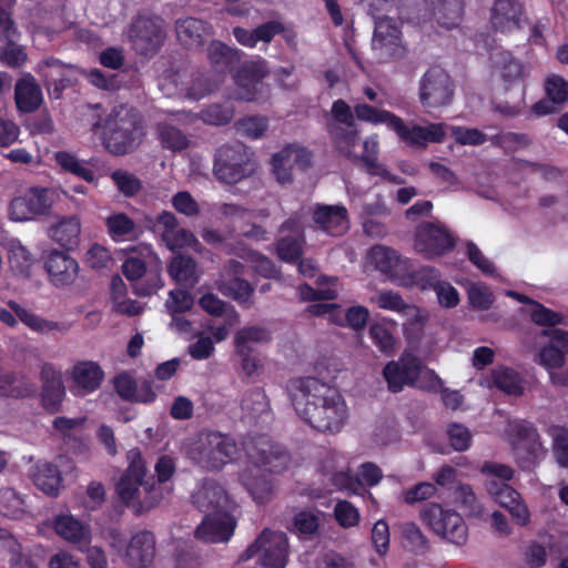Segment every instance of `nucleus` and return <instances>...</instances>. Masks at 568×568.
<instances>
[{"instance_id": "obj_1", "label": "nucleus", "mask_w": 568, "mask_h": 568, "mask_svg": "<svg viewBox=\"0 0 568 568\" xmlns=\"http://www.w3.org/2000/svg\"><path fill=\"white\" fill-rule=\"evenodd\" d=\"M292 404L298 416L323 434H337L348 418L346 402L336 387L316 377H300L291 383Z\"/></svg>"}, {"instance_id": "obj_2", "label": "nucleus", "mask_w": 568, "mask_h": 568, "mask_svg": "<svg viewBox=\"0 0 568 568\" xmlns=\"http://www.w3.org/2000/svg\"><path fill=\"white\" fill-rule=\"evenodd\" d=\"M128 467L120 477L115 491L122 504L135 515H142L156 507L163 498L161 484L166 483L175 473V463L172 457L162 455L158 458L153 476L146 477V467L139 448L126 453Z\"/></svg>"}, {"instance_id": "obj_3", "label": "nucleus", "mask_w": 568, "mask_h": 568, "mask_svg": "<svg viewBox=\"0 0 568 568\" xmlns=\"http://www.w3.org/2000/svg\"><path fill=\"white\" fill-rule=\"evenodd\" d=\"M92 130L101 131L104 146L115 155L133 151L143 134L139 113L125 105L113 108L105 119L99 118L93 122Z\"/></svg>"}, {"instance_id": "obj_4", "label": "nucleus", "mask_w": 568, "mask_h": 568, "mask_svg": "<svg viewBox=\"0 0 568 568\" xmlns=\"http://www.w3.org/2000/svg\"><path fill=\"white\" fill-rule=\"evenodd\" d=\"M237 454V444L230 435L210 429L200 432L189 447L190 458L206 470L222 469Z\"/></svg>"}, {"instance_id": "obj_5", "label": "nucleus", "mask_w": 568, "mask_h": 568, "mask_svg": "<svg viewBox=\"0 0 568 568\" xmlns=\"http://www.w3.org/2000/svg\"><path fill=\"white\" fill-rule=\"evenodd\" d=\"M243 450L248 462L260 470L282 473L290 465V455L286 449L273 442L268 435L257 434L243 440Z\"/></svg>"}, {"instance_id": "obj_6", "label": "nucleus", "mask_w": 568, "mask_h": 568, "mask_svg": "<svg viewBox=\"0 0 568 568\" xmlns=\"http://www.w3.org/2000/svg\"><path fill=\"white\" fill-rule=\"evenodd\" d=\"M253 171L254 163L244 144H225L216 150L213 172L221 182L225 184H236L250 176Z\"/></svg>"}, {"instance_id": "obj_7", "label": "nucleus", "mask_w": 568, "mask_h": 568, "mask_svg": "<svg viewBox=\"0 0 568 568\" xmlns=\"http://www.w3.org/2000/svg\"><path fill=\"white\" fill-rule=\"evenodd\" d=\"M258 555L263 568H285L288 558V539L285 532L264 529L240 556L246 561Z\"/></svg>"}, {"instance_id": "obj_8", "label": "nucleus", "mask_w": 568, "mask_h": 568, "mask_svg": "<svg viewBox=\"0 0 568 568\" xmlns=\"http://www.w3.org/2000/svg\"><path fill=\"white\" fill-rule=\"evenodd\" d=\"M455 83L449 73L439 65L425 71L419 80L418 99L423 108L439 109L447 106L454 99Z\"/></svg>"}, {"instance_id": "obj_9", "label": "nucleus", "mask_w": 568, "mask_h": 568, "mask_svg": "<svg viewBox=\"0 0 568 568\" xmlns=\"http://www.w3.org/2000/svg\"><path fill=\"white\" fill-rule=\"evenodd\" d=\"M455 245L454 235L443 223L423 222L415 230L414 247L427 258L443 256Z\"/></svg>"}, {"instance_id": "obj_10", "label": "nucleus", "mask_w": 568, "mask_h": 568, "mask_svg": "<svg viewBox=\"0 0 568 568\" xmlns=\"http://www.w3.org/2000/svg\"><path fill=\"white\" fill-rule=\"evenodd\" d=\"M50 207L49 190L34 186L14 196L9 203L8 213L11 221L26 222L47 214Z\"/></svg>"}, {"instance_id": "obj_11", "label": "nucleus", "mask_w": 568, "mask_h": 568, "mask_svg": "<svg viewBox=\"0 0 568 568\" xmlns=\"http://www.w3.org/2000/svg\"><path fill=\"white\" fill-rule=\"evenodd\" d=\"M129 37L140 54L149 55L159 51L165 33L160 24V19L139 16L131 23Z\"/></svg>"}, {"instance_id": "obj_12", "label": "nucleus", "mask_w": 568, "mask_h": 568, "mask_svg": "<svg viewBox=\"0 0 568 568\" xmlns=\"http://www.w3.org/2000/svg\"><path fill=\"white\" fill-rule=\"evenodd\" d=\"M268 70L263 59L248 60L240 63L233 75L237 98L243 101H255L263 87V79Z\"/></svg>"}, {"instance_id": "obj_13", "label": "nucleus", "mask_w": 568, "mask_h": 568, "mask_svg": "<svg viewBox=\"0 0 568 568\" xmlns=\"http://www.w3.org/2000/svg\"><path fill=\"white\" fill-rule=\"evenodd\" d=\"M487 491L491 498L505 508L517 525L525 527L530 523V511L519 491L507 483L490 480L487 483Z\"/></svg>"}, {"instance_id": "obj_14", "label": "nucleus", "mask_w": 568, "mask_h": 568, "mask_svg": "<svg viewBox=\"0 0 568 568\" xmlns=\"http://www.w3.org/2000/svg\"><path fill=\"white\" fill-rule=\"evenodd\" d=\"M44 268L49 275V281L55 287H67L72 285L79 275L78 261L67 252L52 250L48 253L44 261Z\"/></svg>"}, {"instance_id": "obj_15", "label": "nucleus", "mask_w": 568, "mask_h": 568, "mask_svg": "<svg viewBox=\"0 0 568 568\" xmlns=\"http://www.w3.org/2000/svg\"><path fill=\"white\" fill-rule=\"evenodd\" d=\"M390 130L398 138L414 146H425L427 143H440L445 138V130L442 123H432L428 126L414 124L409 128L402 118L396 115Z\"/></svg>"}, {"instance_id": "obj_16", "label": "nucleus", "mask_w": 568, "mask_h": 568, "mask_svg": "<svg viewBox=\"0 0 568 568\" xmlns=\"http://www.w3.org/2000/svg\"><path fill=\"white\" fill-rule=\"evenodd\" d=\"M372 45L390 59H399L405 54L402 31L395 19H386L374 23Z\"/></svg>"}, {"instance_id": "obj_17", "label": "nucleus", "mask_w": 568, "mask_h": 568, "mask_svg": "<svg viewBox=\"0 0 568 568\" xmlns=\"http://www.w3.org/2000/svg\"><path fill=\"white\" fill-rule=\"evenodd\" d=\"M243 270L244 265L241 262L231 260L229 262V271L233 273V276L220 278L216 281V287L224 296L231 297L240 305L251 306L254 287L248 281L240 277L243 274Z\"/></svg>"}, {"instance_id": "obj_18", "label": "nucleus", "mask_w": 568, "mask_h": 568, "mask_svg": "<svg viewBox=\"0 0 568 568\" xmlns=\"http://www.w3.org/2000/svg\"><path fill=\"white\" fill-rule=\"evenodd\" d=\"M8 306L10 310L0 308V322L9 327H16L18 325V317L26 326L34 332L49 333L59 328V323L42 318L13 300L8 302Z\"/></svg>"}, {"instance_id": "obj_19", "label": "nucleus", "mask_w": 568, "mask_h": 568, "mask_svg": "<svg viewBox=\"0 0 568 568\" xmlns=\"http://www.w3.org/2000/svg\"><path fill=\"white\" fill-rule=\"evenodd\" d=\"M236 521L229 513L206 515L195 530V537L205 542L227 541L234 534Z\"/></svg>"}, {"instance_id": "obj_20", "label": "nucleus", "mask_w": 568, "mask_h": 568, "mask_svg": "<svg viewBox=\"0 0 568 568\" xmlns=\"http://www.w3.org/2000/svg\"><path fill=\"white\" fill-rule=\"evenodd\" d=\"M40 377L42 406L51 414L58 413L65 396L61 373L52 364L45 363L41 368Z\"/></svg>"}, {"instance_id": "obj_21", "label": "nucleus", "mask_w": 568, "mask_h": 568, "mask_svg": "<svg viewBox=\"0 0 568 568\" xmlns=\"http://www.w3.org/2000/svg\"><path fill=\"white\" fill-rule=\"evenodd\" d=\"M542 334L550 337V344L540 348L538 363L547 369L562 367L568 354V332L550 328L544 329Z\"/></svg>"}, {"instance_id": "obj_22", "label": "nucleus", "mask_w": 568, "mask_h": 568, "mask_svg": "<svg viewBox=\"0 0 568 568\" xmlns=\"http://www.w3.org/2000/svg\"><path fill=\"white\" fill-rule=\"evenodd\" d=\"M312 217L317 229L331 236L343 235L348 230V214L344 205H316Z\"/></svg>"}, {"instance_id": "obj_23", "label": "nucleus", "mask_w": 568, "mask_h": 568, "mask_svg": "<svg viewBox=\"0 0 568 568\" xmlns=\"http://www.w3.org/2000/svg\"><path fill=\"white\" fill-rule=\"evenodd\" d=\"M524 7L518 0H494L490 9L491 27L501 33L521 28Z\"/></svg>"}, {"instance_id": "obj_24", "label": "nucleus", "mask_w": 568, "mask_h": 568, "mask_svg": "<svg viewBox=\"0 0 568 568\" xmlns=\"http://www.w3.org/2000/svg\"><path fill=\"white\" fill-rule=\"evenodd\" d=\"M192 504L205 516L223 514L227 504V495L220 484L206 480L192 495Z\"/></svg>"}, {"instance_id": "obj_25", "label": "nucleus", "mask_w": 568, "mask_h": 568, "mask_svg": "<svg viewBox=\"0 0 568 568\" xmlns=\"http://www.w3.org/2000/svg\"><path fill=\"white\" fill-rule=\"evenodd\" d=\"M155 554V539L151 531H139L132 536L126 547V561L133 568H145Z\"/></svg>"}, {"instance_id": "obj_26", "label": "nucleus", "mask_w": 568, "mask_h": 568, "mask_svg": "<svg viewBox=\"0 0 568 568\" xmlns=\"http://www.w3.org/2000/svg\"><path fill=\"white\" fill-rule=\"evenodd\" d=\"M52 528L63 540L82 546L91 540V529L72 515L60 514L52 518Z\"/></svg>"}, {"instance_id": "obj_27", "label": "nucleus", "mask_w": 568, "mask_h": 568, "mask_svg": "<svg viewBox=\"0 0 568 568\" xmlns=\"http://www.w3.org/2000/svg\"><path fill=\"white\" fill-rule=\"evenodd\" d=\"M104 372L101 366L92 361L79 362L73 366L72 379L77 387V394L84 396L95 392L102 384Z\"/></svg>"}, {"instance_id": "obj_28", "label": "nucleus", "mask_w": 568, "mask_h": 568, "mask_svg": "<svg viewBox=\"0 0 568 568\" xmlns=\"http://www.w3.org/2000/svg\"><path fill=\"white\" fill-rule=\"evenodd\" d=\"M243 52L221 41L214 40L207 48V58L212 68L221 74L234 71L241 63Z\"/></svg>"}, {"instance_id": "obj_29", "label": "nucleus", "mask_w": 568, "mask_h": 568, "mask_svg": "<svg viewBox=\"0 0 568 568\" xmlns=\"http://www.w3.org/2000/svg\"><path fill=\"white\" fill-rule=\"evenodd\" d=\"M211 26L205 21L192 17L179 19L175 23L176 37L182 45L196 49L203 45L204 37L209 34Z\"/></svg>"}, {"instance_id": "obj_30", "label": "nucleus", "mask_w": 568, "mask_h": 568, "mask_svg": "<svg viewBox=\"0 0 568 568\" xmlns=\"http://www.w3.org/2000/svg\"><path fill=\"white\" fill-rule=\"evenodd\" d=\"M379 142L377 134L368 135L363 142V153L358 155L357 161L364 163L366 172L369 175H377L382 179L393 182L400 183L396 175L392 174L383 164L378 163Z\"/></svg>"}, {"instance_id": "obj_31", "label": "nucleus", "mask_w": 568, "mask_h": 568, "mask_svg": "<svg viewBox=\"0 0 568 568\" xmlns=\"http://www.w3.org/2000/svg\"><path fill=\"white\" fill-rule=\"evenodd\" d=\"M14 100L19 111L30 113L36 111L42 102V92L32 75H26L17 81Z\"/></svg>"}, {"instance_id": "obj_32", "label": "nucleus", "mask_w": 568, "mask_h": 568, "mask_svg": "<svg viewBox=\"0 0 568 568\" xmlns=\"http://www.w3.org/2000/svg\"><path fill=\"white\" fill-rule=\"evenodd\" d=\"M437 23L446 29L457 27L464 13V0H424Z\"/></svg>"}, {"instance_id": "obj_33", "label": "nucleus", "mask_w": 568, "mask_h": 568, "mask_svg": "<svg viewBox=\"0 0 568 568\" xmlns=\"http://www.w3.org/2000/svg\"><path fill=\"white\" fill-rule=\"evenodd\" d=\"M511 442L514 449H524L531 457H536L541 448L537 428L526 420L517 422L511 426Z\"/></svg>"}, {"instance_id": "obj_34", "label": "nucleus", "mask_w": 568, "mask_h": 568, "mask_svg": "<svg viewBox=\"0 0 568 568\" xmlns=\"http://www.w3.org/2000/svg\"><path fill=\"white\" fill-rule=\"evenodd\" d=\"M81 225L75 216L63 217L51 226L50 237L60 244L65 251L75 248L80 242Z\"/></svg>"}, {"instance_id": "obj_35", "label": "nucleus", "mask_w": 568, "mask_h": 568, "mask_svg": "<svg viewBox=\"0 0 568 568\" xmlns=\"http://www.w3.org/2000/svg\"><path fill=\"white\" fill-rule=\"evenodd\" d=\"M32 478L37 488L45 495L50 497L58 496L62 485V476L57 465L52 463L37 464Z\"/></svg>"}, {"instance_id": "obj_36", "label": "nucleus", "mask_w": 568, "mask_h": 568, "mask_svg": "<svg viewBox=\"0 0 568 568\" xmlns=\"http://www.w3.org/2000/svg\"><path fill=\"white\" fill-rule=\"evenodd\" d=\"M336 277L320 276L316 281L318 288L307 283L297 287V294L303 302L332 301L337 297Z\"/></svg>"}, {"instance_id": "obj_37", "label": "nucleus", "mask_w": 568, "mask_h": 568, "mask_svg": "<svg viewBox=\"0 0 568 568\" xmlns=\"http://www.w3.org/2000/svg\"><path fill=\"white\" fill-rule=\"evenodd\" d=\"M49 72L44 74V84L55 99H59L62 92L72 84V80L67 73L65 65L55 58L45 60Z\"/></svg>"}, {"instance_id": "obj_38", "label": "nucleus", "mask_w": 568, "mask_h": 568, "mask_svg": "<svg viewBox=\"0 0 568 568\" xmlns=\"http://www.w3.org/2000/svg\"><path fill=\"white\" fill-rule=\"evenodd\" d=\"M168 273L181 286L193 287L197 283L196 263L191 256H174L168 266Z\"/></svg>"}, {"instance_id": "obj_39", "label": "nucleus", "mask_w": 568, "mask_h": 568, "mask_svg": "<svg viewBox=\"0 0 568 568\" xmlns=\"http://www.w3.org/2000/svg\"><path fill=\"white\" fill-rule=\"evenodd\" d=\"M241 481L255 503L262 505L271 500L273 484L268 476L246 470L241 475Z\"/></svg>"}, {"instance_id": "obj_40", "label": "nucleus", "mask_w": 568, "mask_h": 568, "mask_svg": "<svg viewBox=\"0 0 568 568\" xmlns=\"http://www.w3.org/2000/svg\"><path fill=\"white\" fill-rule=\"evenodd\" d=\"M491 381L496 388L507 395L521 396L525 392L524 379L514 368L498 366L491 372Z\"/></svg>"}, {"instance_id": "obj_41", "label": "nucleus", "mask_w": 568, "mask_h": 568, "mask_svg": "<svg viewBox=\"0 0 568 568\" xmlns=\"http://www.w3.org/2000/svg\"><path fill=\"white\" fill-rule=\"evenodd\" d=\"M402 281L403 285L408 288L416 287L420 291H434L440 281V273L433 266H420L406 273Z\"/></svg>"}, {"instance_id": "obj_42", "label": "nucleus", "mask_w": 568, "mask_h": 568, "mask_svg": "<svg viewBox=\"0 0 568 568\" xmlns=\"http://www.w3.org/2000/svg\"><path fill=\"white\" fill-rule=\"evenodd\" d=\"M110 237L115 242L129 240L134 235L135 223L125 213H114L105 219Z\"/></svg>"}, {"instance_id": "obj_43", "label": "nucleus", "mask_w": 568, "mask_h": 568, "mask_svg": "<svg viewBox=\"0 0 568 568\" xmlns=\"http://www.w3.org/2000/svg\"><path fill=\"white\" fill-rule=\"evenodd\" d=\"M448 513H454V509L444 508L440 504L437 503H428L420 510V519L436 535H440V532H445L447 523L446 515Z\"/></svg>"}, {"instance_id": "obj_44", "label": "nucleus", "mask_w": 568, "mask_h": 568, "mask_svg": "<svg viewBox=\"0 0 568 568\" xmlns=\"http://www.w3.org/2000/svg\"><path fill=\"white\" fill-rule=\"evenodd\" d=\"M355 118L359 121L374 125L386 124L390 129L396 114L384 109H378L366 103H358L354 106Z\"/></svg>"}, {"instance_id": "obj_45", "label": "nucleus", "mask_w": 568, "mask_h": 568, "mask_svg": "<svg viewBox=\"0 0 568 568\" xmlns=\"http://www.w3.org/2000/svg\"><path fill=\"white\" fill-rule=\"evenodd\" d=\"M368 256L376 270L384 274H392L395 272L399 262L397 252L383 245L373 246Z\"/></svg>"}, {"instance_id": "obj_46", "label": "nucleus", "mask_w": 568, "mask_h": 568, "mask_svg": "<svg viewBox=\"0 0 568 568\" xmlns=\"http://www.w3.org/2000/svg\"><path fill=\"white\" fill-rule=\"evenodd\" d=\"M447 523L445 524V532H440V537L447 539L455 545H464L468 538V528L464 518L456 510L446 515Z\"/></svg>"}, {"instance_id": "obj_47", "label": "nucleus", "mask_w": 568, "mask_h": 568, "mask_svg": "<svg viewBox=\"0 0 568 568\" xmlns=\"http://www.w3.org/2000/svg\"><path fill=\"white\" fill-rule=\"evenodd\" d=\"M159 139L164 149L183 151L189 148L187 136L174 125L162 123L158 126Z\"/></svg>"}, {"instance_id": "obj_48", "label": "nucleus", "mask_w": 568, "mask_h": 568, "mask_svg": "<svg viewBox=\"0 0 568 568\" xmlns=\"http://www.w3.org/2000/svg\"><path fill=\"white\" fill-rule=\"evenodd\" d=\"M552 437V454L556 463L568 468V428L566 426L554 425L549 429Z\"/></svg>"}, {"instance_id": "obj_49", "label": "nucleus", "mask_w": 568, "mask_h": 568, "mask_svg": "<svg viewBox=\"0 0 568 568\" xmlns=\"http://www.w3.org/2000/svg\"><path fill=\"white\" fill-rule=\"evenodd\" d=\"M407 322L403 324V333L408 343L420 342L424 335V327L426 323V316L422 310L414 305V312H406Z\"/></svg>"}, {"instance_id": "obj_50", "label": "nucleus", "mask_w": 568, "mask_h": 568, "mask_svg": "<svg viewBox=\"0 0 568 568\" xmlns=\"http://www.w3.org/2000/svg\"><path fill=\"white\" fill-rule=\"evenodd\" d=\"M304 237L284 236L276 242V254L285 263L295 264L303 253Z\"/></svg>"}, {"instance_id": "obj_51", "label": "nucleus", "mask_w": 568, "mask_h": 568, "mask_svg": "<svg viewBox=\"0 0 568 568\" xmlns=\"http://www.w3.org/2000/svg\"><path fill=\"white\" fill-rule=\"evenodd\" d=\"M270 341L268 332L260 326L244 327L237 331L235 335V351L248 352L253 349L250 343H261Z\"/></svg>"}, {"instance_id": "obj_52", "label": "nucleus", "mask_w": 568, "mask_h": 568, "mask_svg": "<svg viewBox=\"0 0 568 568\" xmlns=\"http://www.w3.org/2000/svg\"><path fill=\"white\" fill-rule=\"evenodd\" d=\"M376 305L386 311L397 312L405 314L406 312H414V305L407 304L402 295L392 290L379 291L375 297Z\"/></svg>"}, {"instance_id": "obj_53", "label": "nucleus", "mask_w": 568, "mask_h": 568, "mask_svg": "<svg viewBox=\"0 0 568 568\" xmlns=\"http://www.w3.org/2000/svg\"><path fill=\"white\" fill-rule=\"evenodd\" d=\"M237 131L252 140L260 139L268 129V119L263 115L246 116L236 122Z\"/></svg>"}, {"instance_id": "obj_54", "label": "nucleus", "mask_w": 568, "mask_h": 568, "mask_svg": "<svg viewBox=\"0 0 568 568\" xmlns=\"http://www.w3.org/2000/svg\"><path fill=\"white\" fill-rule=\"evenodd\" d=\"M373 344L384 354L392 355L395 351V337L385 323H374L369 327Z\"/></svg>"}, {"instance_id": "obj_55", "label": "nucleus", "mask_w": 568, "mask_h": 568, "mask_svg": "<svg viewBox=\"0 0 568 568\" xmlns=\"http://www.w3.org/2000/svg\"><path fill=\"white\" fill-rule=\"evenodd\" d=\"M293 527L300 538L308 539L316 534L320 520L314 513L302 510L294 516Z\"/></svg>"}, {"instance_id": "obj_56", "label": "nucleus", "mask_w": 568, "mask_h": 568, "mask_svg": "<svg viewBox=\"0 0 568 568\" xmlns=\"http://www.w3.org/2000/svg\"><path fill=\"white\" fill-rule=\"evenodd\" d=\"M437 494V487L429 481H420L413 487L403 490V500L407 505H415L417 503L426 501Z\"/></svg>"}, {"instance_id": "obj_57", "label": "nucleus", "mask_w": 568, "mask_h": 568, "mask_svg": "<svg viewBox=\"0 0 568 568\" xmlns=\"http://www.w3.org/2000/svg\"><path fill=\"white\" fill-rule=\"evenodd\" d=\"M234 116V110L231 106L223 104H212L202 110V120L210 125H226Z\"/></svg>"}, {"instance_id": "obj_58", "label": "nucleus", "mask_w": 568, "mask_h": 568, "mask_svg": "<svg viewBox=\"0 0 568 568\" xmlns=\"http://www.w3.org/2000/svg\"><path fill=\"white\" fill-rule=\"evenodd\" d=\"M111 179L118 190L128 197L134 196L142 189L141 181L134 174L126 171L116 170L111 174Z\"/></svg>"}, {"instance_id": "obj_59", "label": "nucleus", "mask_w": 568, "mask_h": 568, "mask_svg": "<svg viewBox=\"0 0 568 568\" xmlns=\"http://www.w3.org/2000/svg\"><path fill=\"white\" fill-rule=\"evenodd\" d=\"M33 261L32 254L22 245L14 246L10 251L9 262L11 268L19 275L28 276Z\"/></svg>"}, {"instance_id": "obj_60", "label": "nucleus", "mask_w": 568, "mask_h": 568, "mask_svg": "<svg viewBox=\"0 0 568 568\" xmlns=\"http://www.w3.org/2000/svg\"><path fill=\"white\" fill-rule=\"evenodd\" d=\"M535 308L531 311V321L542 327H555L564 322V316L538 302H532Z\"/></svg>"}, {"instance_id": "obj_61", "label": "nucleus", "mask_w": 568, "mask_h": 568, "mask_svg": "<svg viewBox=\"0 0 568 568\" xmlns=\"http://www.w3.org/2000/svg\"><path fill=\"white\" fill-rule=\"evenodd\" d=\"M162 240L170 250L174 251L191 246L195 242V236L191 231L176 226L172 231H162Z\"/></svg>"}, {"instance_id": "obj_62", "label": "nucleus", "mask_w": 568, "mask_h": 568, "mask_svg": "<svg viewBox=\"0 0 568 568\" xmlns=\"http://www.w3.org/2000/svg\"><path fill=\"white\" fill-rule=\"evenodd\" d=\"M447 435L452 447L456 452H465L470 447L471 434L466 426L453 423L448 426Z\"/></svg>"}, {"instance_id": "obj_63", "label": "nucleus", "mask_w": 568, "mask_h": 568, "mask_svg": "<svg viewBox=\"0 0 568 568\" xmlns=\"http://www.w3.org/2000/svg\"><path fill=\"white\" fill-rule=\"evenodd\" d=\"M545 90L548 99L556 104H562L568 100V82L559 75L548 78Z\"/></svg>"}, {"instance_id": "obj_64", "label": "nucleus", "mask_w": 568, "mask_h": 568, "mask_svg": "<svg viewBox=\"0 0 568 568\" xmlns=\"http://www.w3.org/2000/svg\"><path fill=\"white\" fill-rule=\"evenodd\" d=\"M334 516L339 526L351 528L358 524L359 513L347 500H339L334 508Z\"/></svg>"}]
</instances>
